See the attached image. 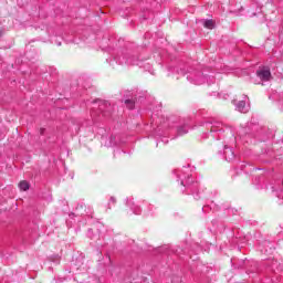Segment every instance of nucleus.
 <instances>
[{
  "instance_id": "nucleus-5",
  "label": "nucleus",
  "mask_w": 283,
  "mask_h": 283,
  "mask_svg": "<svg viewBox=\"0 0 283 283\" xmlns=\"http://www.w3.org/2000/svg\"><path fill=\"white\" fill-rule=\"evenodd\" d=\"M0 36H3V31L2 30H0Z\"/></svg>"
},
{
  "instance_id": "nucleus-4",
  "label": "nucleus",
  "mask_w": 283,
  "mask_h": 283,
  "mask_svg": "<svg viewBox=\"0 0 283 283\" xmlns=\"http://www.w3.org/2000/svg\"><path fill=\"white\" fill-rule=\"evenodd\" d=\"M124 103H125L127 109H134V107L136 105V102H134V99H126Z\"/></svg>"
},
{
  "instance_id": "nucleus-1",
  "label": "nucleus",
  "mask_w": 283,
  "mask_h": 283,
  "mask_svg": "<svg viewBox=\"0 0 283 283\" xmlns=\"http://www.w3.org/2000/svg\"><path fill=\"white\" fill-rule=\"evenodd\" d=\"M256 76H259L260 80L264 82L271 81V70L266 66H263L256 71Z\"/></svg>"
},
{
  "instance_id": "nucleus-3",
  "label": "nucleus",
  "mask_w": 283,
  "mask_h": 283,
  "mask_svg": "<svg viewBox=\"0 0 283 283\" xmlns=\"http://www.w3.org/2000/svg\"><path fill=\"white\" fill-rule=\"evenodd\" d=\"M19 187L21 189V191H28V189H30V184L25 180L20 181Z\"/></svg>"
},
{
  "instance_id": "nucleus-2",
  "label": "nucleus",
  "mask_w": 283,
  "mask_h": 283,
  "mask_svg": "<svg viewBox=\"0 0 283 283\" xmlns=\"http://www.w3.org/2000/svg\"><path fill=\"white\" fill-rule=\"evenodd\" d=\"M203 27L207 28V30H213L216 22L213 20H205Z\"/></svg>"
}]
</instances>
